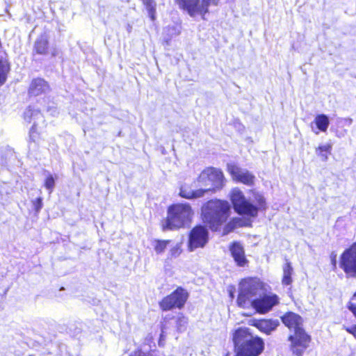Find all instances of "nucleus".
Segmentation results:
<instances>
[{
    "label": "nucleus",
    "mask_w": 356,
    "mask_h": 356,
    "mask_svg": "<svg viewBox=\"0 0 356 356\" xmlns=\"http://www.w3.org/2000/svg\"><path fill=\"white\" fill-rule=\"evenodd\" d=\"M205 193L206 190L202 188L193 191L188 187L183 186L180 188L179 194L181 197L186 199H194L202 197Z\"/></svg>",
    "instance_id": "obj_17"
},
{
    "label": "nucleus",
    "mask_w": 356,
    "mask_h": 356,
    "mask_svg": "<svg viewBox=\"0 0 356 356\" xmlns=\"http://www.w3.org/2000/svg\"><path fill=\"white\" fill-rule=\"evenodd\" d=\"M171 242L170 240L155 239L153 242L154 249L156 254H161L164 252L167 245Z\"/></svg>",
    "instance_id": "obj_22"
},
{
    "label": "nucleus",
    "mask_w": 356,
    "mask_h": 356,
    "mask_svg": "<svg viewBox=\"0 0 356 356\" xmlns=\"http://www.w3.org/2000/svg\"><path fill=\"white\" fill-rule=\"evenodd\" d=\"M228 169L233 179L236 181L241 182L248 186H251L254 184L255 177L248 170L236 165H228Z\"/></svg>",
    "instance_id": "obj_12"
},
{
    "label": "nucleus",
    "mask_w": 356,
    "mask_h": 356,
    "mask_svg": "<svg viewBox=\"0 0 356 356\" xmlns=\"http://www.w3.org/2000/svg\"><path fill=\"white\" fill-rule=\"evenodd\" d=\"M332 264H333V266H336V264H337V261H336V256L334 255L332 258Z\"/></svg>",
    "instance_id": "obj_40"
},
{
    "label": "nucleus",
    "mask_w": 356,
    "mask_h": 356,
    "mask_svg": "<svg viewBox=\"0 0 356 356\" xmlns=\"http://www.w3.org/2000/svg\"><path fill=\"white\" fill-rule=\"evenodd\" d=\"M218 0H202L201 3L202 10L203 11L204 15L208 13L209 6L210 4L217 5Z\"/></svg>",
    "instance_id": "obj_29"
},
{
    "label": "nucleus",
    "mask_w": 356,
    "mask_h": 356,
    "mask_svg": "<svg viewBox=\"0 0 356 356\" xmlns=\"http://www.w3.org/2000/svg\"><path fill=\"white\" fill-rule=\"evenodd\" d=\"M312 131L316 134H318V131H316L313 127H312Z\"/></svg>",
    "instance_id": "obj_41"
},
{
    "label": "nucleus",
    "mask_w": 356,
    "mask_h": 356,
    "mask_svg": "<svg viewBox=\"0 0 356 356\" xmlns=\"http://www.w3.org/2000/svg\"><path fill=\"white\" fill-rule=\"evenodd\" d=\"M280 325L277 319H260L255 321L254 325L266 334H271Z\"/></svg>",
    "instance_id": "obj_16"
},
{
    "label": "nucleus",
    "mask_w": 356,
    "mask_h": 356,
    "mask_svg": "<svg viewBox=\"0 0 356 356\" xmlns=\"http://www.w3.org/2000/svg\"><path fill=\"white\" fill-rule=\"evenodd\" d=\"M44 90V80L41 78L34 79L29 86V95L30 96H38Z\"/></svg>",
    "instance_id": "obj_18"
},
{
    "label": "nucleus",
    "mask_w": 356,
    "mask_h": 356,
    "mask_svg": "<svg viewBox=\"0 0 356 356\" xmlns=\"http://www.w3.org/2000/svg\"><path fill=\"white\" fill-rule=\"evenodd\" d=\"M55 184V179L52 175L46 177V189L49 190L50 192L53 190Z\"/></svg>",
    "instance_id": "obj_32"
},
{
    "label": "nucleus",
    "mask_w": 356,
    "mask_h": 356,
    "mask_svg": "<svg viewBox=\"0 0 356 356\" xmlns=\"http://www.w3.org/2000/svg\"><path fill=\"white\" fill-rule=\"evenodd\" d=\"M146 354H147L146 356H158L156 351L148 352Z\"/></svg>",
    "instance_id": "obj_38"
},
{
    "label": "nucleus",
    "mask_w": 356,
    "mask_h": 356,
    "mask_svg": "<svg viewBox=\"0 0 356 356\" xmlns=\"http://www.w3.org/2000/svg\"><path fill=\"white\" fill-rule=\"evenodd\" d=\"M347 307L356 318V304L350 302H348ZM343 328L347 332L353 335V337L356 339V324L351 327L343 326Z\"/></svg>",
    "instance_id": "obj_24"
},
{
    "label": "nucleus",
    "mask_w": 356,
    "mask_h": 356,
    "mask_svg": "<svg viewBox=\"0 0 356 356\" xmlns=\"http://www.w3.org/2000/svg\"><path fill=\"white\" fill-rule=\"evenodd\" d=\"M229 251L234 261L238 266L243 267L247 264L248 259L245 254L243 246L239 242L235 241L231 243L229 245Z\"/></svg>",
    "instance_id": "obj_15"
},
{
    "label": "nucleus",
    "mask_w": 356,
    "mask_h": 356,
    "mask_svg": "<svg viewBox=\"0 0 356 356\" xmlns=\"http://www.w3.org/2000/svg\"><path fill=\"white\" fill-rule=\"evenodd\" d=\"M51 54L53 56H56V55L58 54V50L57 49H54L51 52Z\"/></svg>",
    "instance_id": "obj_39"
},
{
    "label": "nucleus",
    "mask_w": 356,
    "mask_h": 356,
    "mask_svg": "<svg viewBox=\"0 0 356 356\" xmlns=\"http://www.w3.org/2000/svg\"><path fill=\"white\" fill-rule=\"evenodd\" d=\"M42 118V113L35 109L29 107L24 113V118L26 121L31 122L32 120Z\"/></svg>",
    "instance_id": "obj_23"
},
{
    "label": "nucleus",
    "mask_w": 356,
    "mask_h": 356,
    "mask_svg": "<svg viewBox=\"0 0 356 356\" xmlns=\"http://www.w3.org/2000/svg\"><path fill=\"white\" fill-rule=\"evenodd\" d=\"M34 50L36 54L42 55L44 53V42L42 40L37 41L34 45Z\"/></svg>",
    "instance_id": "obj_30"
},
{
    "label": "nucleus",
    "mask_w": 356,
    "mask_h": 356,
    "mask_svg": "<svg viewBox=\"0 0 356 356\" xmlns=\"http://www.w3.org/2000/svg\"><path fill=\"white\" fill-rule=\"evenodd\" d=\"M339 267L347 277L356 278V241L345 249L341 254Z\"/></svg>",
    "instance_id": "obj_8"
},
{
    "label": "nucleus",
    "mask_w": 356,
    "mask_h": 356,
    "mask_svg": "<svg viewBox=\"0 0 356 356\" xmlns=\"http://www.w3.org/2000/svg\"><path fill=\"white\" fill-rule=\"evenodd\" d=\"M209 232L203 225H197L193 227L189 234L188 248L193 251L198 248H203L208 242Z\"/></svg>",
    "instance_id": "obj_10"
},
{
    "label": "nucleus",
    "mask_w": 356,
    "mask_h": 356,
    "mask_svg": "<svg viewBox=\"0 0 356 356\" xmlns=\"http://www.w3.org/2000/svg\"><path fill=\"white\" fill-rule=\"evenodd\" d=\"M147 353L143 352L141 349H138L131 353L129 356H146Z\"/></svg>",
    "instance_id": "obj_36"
},
{
    "label": "nucleus",
    "mask_w": 356,
    "mask_h": 356,
    "mask_svg": "<svg viewBox=\"0 0 356 356\" xmlns=\"http://www.w3.org/2000/svg\"><path fill=\"white\" fill-rule=\"evenodd\" d=\"M37 124L35 122H34L33 125L32 126L31 130H30V138L33 141H35L37 138Z\"/></svg>",
    "instance_id": "obj_34"
},
{
    "label": "nucleus",
    "mask_w": 356,
    "mask_h": 356,
    "mask_svg": "<svg viewBox=\"0 0 356 356\" xmlns=\"http://www.w3.org/2000/svg\"><path fill=\"white\" fill-rule=\"evenodd\" d=\"M10 67L6 60H0V85L5 83Z\"/></svg>",
    "instance_id": "obj_25"
},
{
    "label": "nucleus",
    "mask_w": 356,
    "mask_h": 356,
    "mask_svg": "<svg viewBox=\"0 0 356 356\" xmlns=\"http://www.w3.org/2000/svg\"><path fill=\"white\" fill-rule=\"evenodd\" d=\"M236 356H257L264 350L263 340L253 337L245 327H239L233 334Z\"/></svg>",
    "instance_id": "obj_2"
},
{
    "label": "nucleus",
    "mask_w": 356,
    "mask_h": 356,
    "mask_svg": "<svg viewBox=\"0 0 356 356\" xmlns=\"http://www.w3.org/2000/svg\"><path fill=\"white\" fill-rule=\"evenodd\" d=\"M264 291V284L256 277H248L239 283L237 304L241 308H247L257 296H261Z\"/></svg>",
    "instance_id": "obj_6"
},
{
    "label": "nucleus",
    "mask_w": 356,
    "mask_h": 356,
    "mask_svg": "<svg viewBox=\"0 0 356 356\" xmlns=\"http://www.w3.org/2000/svg\"><path fill=\"white\" fill-rule=\"evenodd\" d=\"M229 213V202L220 200H211L202 208L203 221L212 231H217L226 222Z\"/></svg>",
    "instance_id": "obj_3"
},
{
    "label": "nucleus",
    "mask_w": 356,
    "mask_h": 356,
    "mask_svg": "<svg viewBox=\"0 0 356 356\" xmlns=\"http://www.w3.org/2000/svg\"><path fill=\"white\" fill-rule=\"evenodd\" d=\"M233 219L238 220L235 222L236 227H246L250 225V221L248 219L241 217L234 218Z\"/></svg>",
    "instance_id": "obj_31"
},
{
    "label": "nucleus",
    "mask_w": 356,
    "mask_h": 356,
    "mask_svg": "<svg viewBox=\"0 0 356 356\" xmlns=\"http://www.w3.org/2000/svg\"><path fill=\"white\" fill-rule=\"evenodd\" d=\"M171 324H175L177 331L184 332L188 325V318L183 314L179 313L177 316L170 318L169 321L165 320L162 323L161 337H163L168 327Z\"/></svg>",
    "instance_id": "obj_13"
},
{
    "label": "nucleus",
    "mask_w": 356,
    "mask_h": 356,
    "mask_svg": "<svg viewBox=\"0 0 356 356\" xmlns=\"http://www.w3.org/2000/svg\"><path fill=\"white\" fill-rule=\"evenodd\" d=\"M179 8L186 10L188 14L194 17L196 15L204 16L200 0H176Z\"/></svg>",
    "instance_id": "obj_14"
},
{
    "label": "nucleus",
    "mask_w": 356,
    "mask_h": 356,
    "mask_svg": "<svg viewBox=\"0 0 356 356\" xmlns=\"http://www.w3.org/2000/svg\"><path fill=\"white\" fill-rule=\"evenodd\" d=\"M181 33L180 28L177 26H168L163 30V42L166 45H169L171 40L179 35Z\"/></svg>",
    "instance_id": "obj_19"
},
{
    "label": "nucleus",
    "mask_w": 356,
    "mask_h": 356,
    "mask_svg": "<svg viewBox=\"0 0 356 356\" xmlns=\"http://www.w3.org/2000/svg\"><path fill=\"white\" fill-rule=\"evenodd\" d=\"M147 10L149 16L152 20L154 19V14L156 11V3L154 0H141Z\"/></svg>",
    "instance_id": "obj_26"
},
{
    "label": "nucleus",
    "mask_w": 356,
    "mask_h": 356,
    "mask_svg": "<svg viewBox=\"0 0 356 356\" xmlns=\"http://www.w3.org/2000/svg\"><path fill=\"white\" fill-rule=\"evenodd\" d=\"M181 252L180 246L177 244L172 247L170 250V255L171 257H177Z\"/></svg>",
    "instance_id": "obj_33"
},
{
    "label": "nucleus",
    "mask_w": 356,
    "mask_h": 356,
    "mask_svg": "<svg viewBox=\"0 0 356 356\" xmlns=\"http://www.w3.org/2000/svg\"><path fill=\"white\" fill-rule=\"evenodd\" d=\"M188 298V293L187 291L179 286L170 295L163 298L159 302V306L163 311H168L173 308L181 309L184 306Z\"/></svg>",
    "instance_id": "obj_9"
},
{
    "label": "nucleus",
    "mask_w": 356,
    "mask_h": 356,
    "mask_svg": "<svg viewBox=\"0 0 356 356\" xmlns=\"http://www.w3.org/2000/svg\"><path fill=\"white\" fill-rule=\"evenodd\" d=\"M314 122L316 124V129L322 132H325L330 124L329 118L325 114L317 115L314 118Z\"/></svg>",
    "instance_id": "obj_20"
},
{
    "label": "nucleus",
    "mask_w": 356,
    "mask_h": 356,
    "mask_svg": "<svg viewBox=\"0 0 356 356\" xmlns=\"http://www.w3.org/2000/svg\"><path fill=\"white\" fill-rule=\"evenodd\" d=\"M237 220L232 219L229 222H227L224 227L222 234L223 235H227L229 233L232 232L236 227L235 222Z\"/></svg>",
    "instance_id": "obj_28"
},
{
    "label": "nucleus",
    "mask_w": 356,
    "mask_h": 356,
    "mask_svg": "<svg viewBox=\"0 0 356 356\" xmlns=\"http://www.w3.org/2000/svg\"><path fill=\"white\" fill-rule=\"evenodd\" d=\"M193 215L188 203L175 204L168 207L163 229H177L188 225Z\"/></svg>",
    "instance_id": "obj_4"
},
{
    "label": "nucleus",
    "mask_w": 356,
    "mask_h": 356,
    "mask_svg": "<svg viewBox=\"0 0 356 356\" xmlns=\"http://www.w3.org/2000/svg\"><path fill=\"white\" fill-rule=\"evenodd\" d=\"M352 299H356V291L354 293Z\"/></svg>",
    "instance_id": "obj_42"
},
{
    "label": "nucleus",
    "mask_w": 356,
    "mask_h": 356,
    "mask_svg": "<svg viewBox=\"0 0 356 356\" xmlns=\"http://www.w3.org/2000/svg\"><path fill=\"white\" fill-rule=\"evenodd\" d=\"M34 208L36 211H38L42 208V197H38L35 200V201L33 202Z\"/></svg>",
    "instance_id": "obj_35"
},
{
    "label": "nucleus",
    "mask_w": 356,
    "mask_h": 356,
    "mask_svg": "<svg viewBox=\"0 0 356 356\" xmlns=\"http://www.w3.org/2000/svg\"><path fill=\"white\" fill-rule=\"evenodd\" d=\"M332 146L329 144L320 145L316 150L317 154L322 157L323 161L327 159V153H330Z\"/></svg>",
    "instance_id": "obj_27"
},
{
    "label": "nucleus",
    "mask_w": 356,
    "mask_h": 356,
    "mask_svg": "<svg viewBox=\"0 0 356 356\" xmlns=\"http://www.w3.org/2000/svg\"><path fill=\"white\" fill-rule=\"evenodd\" d=\"M282 321L289 329L294 330V334L289 337V341L291 343V351L296 356H302L311 338L302 327L301 316L293 312H288L282 317Z\"/></svg>",
    "instance_id": "obj_1"
},
{
    "label": "nucleus",
    "mask_w": 356,
    "mask_h": 356,
    "mask_svg": "<svg viewBox=\"0 0 356 356\" xmlns=\"http://www.w3.org/2000/svg\"><path fill=\"white\" fill-rule=\"evenodd\" d=\"M230 200L235 211L239 215H245L250 217L257 216L259 209H265L266 200L263 195L257 194L255 200L257 207L248 201L243 193L238 188H234L230 193Z\"/></svg>",
    "instance_id": "obj_5"
},
{
    "label": "nucleus",
    "mask_w": 356,
    "mask_h": 356,
    "mask_svg": "<svg viewBox=\"0 0 356 356\" xmlns=\"http://www.w3.org/2000/svg\"><path fill=\"white\" fill-rule=\"evenodd\" d=\"M279 303V298L273 293L265 294L259 298H254L251 305L257 312L265 314L270 311L273 307Z\"/></svg>",
    "instance_id": "obj_11"
},
{
    "label": "nucleus",
    "mask_w": 356,
    "mask_h": 356,
    "mask_svg": "<svg viewBox=\"0 0 356 356\" xmlns=\"http://www.w3.org/2000/svg\"><path fill=\"white\" fill-rule=\"evenodd\" d=\"M352 121H353V120H352V119H348V123H349V124H351V123H352Z\"/></svg>",
    "instance_id": "obj_43"
},
{
    "label": "nucleus",
    "mask_w": 356,
    "mask_h": 356,
    "mask_svg": "<svg viewBox=\"0 0 356 356\" xmlns=\"http://www.w3.org/2000/svg\"><path fill=\"white\" fill-rule=\"evenodd\" d=\"M47 111L50 112L51 115H55L56 113H58L57 108L54 106H49Z\"/></svg>",
    "instance_id": "obj_37"
},
{
    "label": "nucleus",
    "mask_w": 356,
    "mask_h": 356,
    "mask_svg": "<svg viewBox=\"0 0 356 356\" xmlns=\"http://www.w3.org/2000/svg\"><path fill=\"white\" fill-rule=\"evenodd\" d=\"M198 182L205 188L206 193L220 190L225 186V179L222 172L215 168L204 170L197 179Z\"/></svg>",
    "instance_id": "obj_7"
},
{
    "label": "nucleus",
    "mask_w": 356,
    "mask_h": 356,
    "mask_svg": "<svg viewBox=\"0 0 356 356\" xmlns=\"http://www.w3.org/2000/svg\"><path fill=\"white\" fill-rule=\"evenodd\" d=\"M293 268L289 262H287L283 268L282 284L284 285H290L292 282Z\"/></svg>",
    "instance_id": "obj_21"
}]
</instances>
